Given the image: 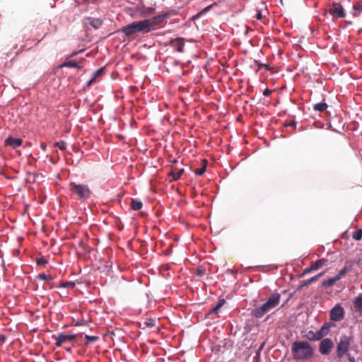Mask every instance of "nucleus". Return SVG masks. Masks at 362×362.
Masks as SVG:
<instances>
[{
  "instance_id": "obj_19",
  "label": "nucleus",
  "mask_w": 362,
  "mask_h": 362,
  "mask_svg": "<svg viewBox=\"0 0 362 362\" xmlns=\"http://www.w3.org/2000/svg\"><path fill=\"white\" fill-rule=\"evenodd\" d=\"M103 72H104V68H100L98 70H96L93 73V76L92 78L88 81V86L93 83L96 81V78L100 76Z\"/></svg>"
},
{
  "instance_id": "obj_35",
  "label": "nucleus",
  "mask_w": 362,
  "mask_h": 362,
  "mask_svg": "<svg viewBox=\"0 0 362 362\" xmlns=\"http://www.w3.org/2000/svg\"><path fill=\"white\" fill-rule=\"evenodd\" d=\"M319 279V275H316L312 278H310V279H308L305 283V285H307V284H310L311 283H313L315 281H316L317 279Z\"/></svg>"
},
{
  "instance_id": "obj_33",
  "label": "nucleus",
  "mask_w": 362,
  "mask_h": 362,
  "mask_svg": "<svg viewBox=\"0 0 362 362\" xmlns=\"http://www.w3.org/2000/svg\"><path fill=\"white\" fill-rule=\"evenodd\" d=\"M47 263V261L44 257L37 258L36 259V264L38 266H44Z\"/></svg>"
},
{
  "instance_id": "obj_10",
  "label": "nucleus",
  "mask_w": 362,
  "mask_h": 362,
  "mask_svg": "<svg viewBox=\"0 0 362 362\" xmlns=\"http://www.w3.org/2000/svg\"><path fill=\"white\" fill-rule=\"evenodd\" d=\"M76 338V336L74 334H65L60 333L56 339L55 345L57 346H60L63 343L74 341Z\"/></svg>"
},
{
  "instance_id": "obj_11",
  "label": "nucleus",
  "mask_w": 362,
  "mask_h": 362,
  "mask_svg": "<svg viewBox=\"0 0 362 362\" xmlns=\"http://www.w3.org/2000/svg\"><path fill=\"white\" fill-rule=\"evenodd\" d=\"M136 25L135 21L124 26L121 28V31L127 37H132L133 35L137 33Z\"/></svg>"
},
{
  "instance_id": "obj_23",
  "label": "nucleus",
  "mask_w": 362,
  "mask_h": 362,
  "mask_svg": "<svg viewBox=\"0 0 362 362\" xmlns=\"http://www.w3.org/2000/svg\"><path fill=\"white\" fill-rule=\"evenodd\" d=\"M327 104L326 103H316L313 105V110L318 112H323L327 108Z\"/></svg>"
},
{
  "instance_id": "obj_42",
  "label": "nucleus",
  "mask_w": 362,
  "mask_h": 362,
  "mask_svg": "<svg viewBox=\"0 0 362 362\" xmlns=\"http://www.w3.org/2000/svg\"><path fill=\"white\" fill-rule=\"evenodd\" d=\"M313 269H311V266L309 267V268H306L304 271V273H308L310 272V271H312Z\"/></svg>"
},
{
  "instance_id": "obj_22",
  "label": "nucleus",
  "mask_w": 362,
  "mask_h": 362,
  "mask_svg": "<svg viewBox=\"0 0 362 362\" xmlns=\"http://www.w3.org/2000/svg\"><path fill=\"white\" fill-rule=\"evenodd\" d=\"M355 308L362 313V295L356 297L354 302Z\"/></svg>"
},
{
  "instance_id": "obj_21",
  "label": "nucleus",
  "mask_w": 362,
  "mask_h": 362,
  "mask_svg": "<svg viewBox=\"0 0 362 362\" xmlns=\"http://www.w3.org/2000/svg\"><path fill=\"white\" fill-rule=\"evenodd\" d=\"M143 204L140 200L138 199H132L131 202V208L133 210L137 211L142 208Z\"/></svg>"
},
{
  "instance_id": "obj_18",
  "label": "nucleus",
  "mask_w": 362,
  "mask_h": 362,
  "mask_svg": "<svg viewBox=\"0 0 362 362\" xmlns=\"http://www.w3.org/2000/svg\"><path fill=\"white\" fill-rule=\"evenodd\" d=\"M184 172V169H178L177 168H173L171 170L170 175L173 176L174 180H177L180 178L181 175Z\"/></svg>"
},
{
  "instance_id": "obj_26",
  "label": "nucleus",
  "mask_w": 362,
  "mask_h": 362,
  "mask_svg": "<svg viewBox=\"0 0 362 362\" xmlns=\"http://www.w3.org/2000/svg\"><path fill=\"white\" fill-rule=\"evenodd\" d=\"M203 162H204V165L202 168H197L195 170V174L197 175H199V176L202 175L206 172L207 160H204Z\"/></svg>"
},
{
  "instance_id": "obj_2",
  "label": "nucleus",
  "mask_w": 362,
  "mask_h": 362,
  "mask_svg": "<svg viewBox=\"0 0 362 362\" xmlns=\"http://www.w3.org/2000/svg\"><path fill=\"white\" fill-rule=\"evenodd\" d=\"M280 299V293H273L264 304L253 309L251 312V315L257 318L263 317L266 313H269L271 310L274 309L279 305Z\"/></svg>"
},
{
  "instance_id": "obj_8",
  "label": "nucleus",
  "mask_w": 362,
  "mask_h": 362,
  "mask_svg": "<svg viewBox=\"0 0 362 362\" xmlns=\"http://www.w3.org/2000/svg\"><path fill=\"white\" fill-rule=\"evenodd\" d=\"M329 13L334 18H344L345 12L342 6L339 3H333L329 10Z\"/></svg>"
},
{
  "instance_id": "obj_15",
  "label": "nucleus",
  "mask_w": 362,
  "mask_h": 362,
  "mask_svg": "<svg viewBox=\"0 0 362 362\" xmlns=\"http://www.w3.org/2000/svg\"><path fill=\"white\" fill-rule=\"evenodd\" d=\"M85 23L87 25L92 26L95 29H98V28H99L102 25L103 21L101 19H99V18H95L89 17V18H86L85 19Z\"/></svg>"
},
{
  "instance_id": "obj_36",
  "label": "nucleus",
  "mask_w": 362,
  "mask_h": 362,
  "mask_svg": "<svg viewBox=\"0 0 362 362\" xmlns=\"http://www.w3.org/2000/svg\"><path fill=\"white\" fill-rule=\"evenodd\" d=\"M154 11H155V9L153 8L149 7V8H147L145 9V11H144V14H145V15L151 14V13H154Z\"/></svg>"
},
{
  "instance_id": "obj_34",
  "label": "nucleus",
  "mask_w": 362,
  "mask_h": 362,
  "mask_svg": "<svg viewBox=\"0 0 362 362\" xmlns=\"http://www.w3.org/2000/svg\"><path fill=\"white\" fill-rule=\"evenodd\" d=\"M64 288H73L75 286V283L72 281H67L62 284Z\"/></svg>"
},
{
  "instance_id": "obj_24",
  "label": "nucleus",
  "mask_w": 362,
  "mask_h": 362,
  "mask_svg": "<svg viewBox=\"0 0 362 362\" xmlns=\"http://www.w3.org/2000/svg\"><path fill=\"white\" fill-rule=\"evenodd\" d=\"M338 279L336 276L334 277L329 278L327 280H325L322 282V286L325 287H329L334 285L337 281H338Z\"/></svg>"
},
{
  "instance_id": "obj_28",
  "label": "nucleus",
  "mask_w": 362,
  "mask_h": 362,
  "mask_svg": "<svg viewBox=\"0 0 362 362\" xmlns=\"http://www.w3.org/2000/svg\"><path fill=\"white\" fill-rule=\"evenodd\" d=\"M224 299L219 300L217 304L212 308L211 312L214 313H217L220 310V308L224 305Z\"/></svg>"
},
{
  "instance_id": "obj_38",
  "label": "nucleus",
  "mask_w": 362,
  "mask_h": 362,
  "mask_svg": "<svg viewBox=\"0 0 362 362\" xmlns=\"http://www.w3.org/2000/svg\"><path fill=\"white\" fill-rule=\"evenodd\" d=\"M256 18L257 20H261L262 18V14L259 10L257 11Z\"/></svg>"
},
{
  "instance_id": "obj_27",
  "label": "nucleus",
  "mask_w": 362,
  "mask_h": 362,
  "mask_svg": "<svg viewBox=\"0 0 362 362\" xmlns=\"http://www.w3.org/2000/svg\"><path fill=\"white\" fill-rule=\"evenodd\" d=\"M352 238L356 240H360L362 238V229L358 228L352 233Z\"/></svg>"
},
{
  "instance_id": "obj_41",
  "label": "nucleus",
  "mask_w": 362,
  "mask_h": 362,
  "mask_svg": "<svg viewBox=\"0 0 362 362\" xmlns=\"http://www.w3.org/2000/svg\"><path fill=\"white\" fill-rule=\"evenodd\" d=\"M82 52V50L79 51V52ZM78 53V52H74L71 54V55L69 57H74V56L76 55Z\"/></svg>"
},
{
  "instance_id": "obj_12",
  "label": "nucleus",
  "mask_w": 362,
  "mask_h": 362,
  "mask_svg": "<svg viewBox=\"0 0 362 362\" xmlns=\"http://www.w3.org/2000/svg\"><path fill=\"white\" fill-rule=\"evenodd\" d=\"M4 143L6 146H10L13 148H16L22 145L23 140L20 138H13L9 136L6 139Z\"/></svg>"
},
{
  "instance_id": "obj_37",
  "label": "nucleus",
  "mask_w": 362,
  "mask_h": 362,
  "mask_svg": "<svg viewBox=\"0 0 362 362\" xmlns=\"http://www.w3.org/2000/svg\"><path fill=\"white\" fill-rule=\"evenodd\" d=\"M272 90H269V88H266L264 92H263V95L264 96H269L271 93H272Z\"/></svg>"
},
{
  "instance_id": "obj_13",
  "label": "nucleus",
  "mask_w": 362,
  "mask_h": 362,
  "mask_svg": "<svg viewBox=\"0 0 362 362\" xmlns=\"http://www.w3.org/2000/svg\"><path fill=\"white\" fill-rule=\"evenodd\" d=\"M332 325L333 324L332 322L325 323L320 327V329L318 331H317L320 340L329 334L330 328Z\"/></svg>"
},
{
  "instance_id": "obj_30",
  "label": "nucleus",
  "mask_w": 362,
  "mask_h": 362,
  "mask_svg": "<svg viewBox=\"0 0 362 362\" xmlns=\"http://www.w3.org/2000/svg\"><path fill=\"white\" fill-rule=\"evenodd\" d=\"M214 5V4H211V5L208 6H206V8H204V9H202L200 12H199L197 14L196 17L199 18V16L205 14L206 12H208L209 10H211L213 8Z\"/></svg>"
},
{
  "instance_id": "obj_9",
  "label": "nucleus",
  "mask_w": 362,
  "mask_h": 362,
  "mask_svg": "<svg viewBox=\"0 0 362 362\" xmlns=\"http://www.w3.org/2000/svg\"><path fill=\"white\" fill-rule=\"evenodd\" d=\"M137 33H148L152 30L151 23L147 19L135 21Z\"/></svg>"
},
{
  "instance_id": "obj_1",
  "label": "nucleus",
  "mask_w": 362,
  "mask_h": 362,
  "mask_svg": "<svg viewBox=\"0 0 362 362\" xmlns=\"http://www.w3.org/2000/svg\"><path fill=\"white\" fill-rule=\"evenodd\" d=\"M291 351L296 360H308L313 355V349L305 341H296L291 345Z\"/></svg>"
},
{
  "instance_id": "obj_5",
  "label": "nucleus",
  "mask_w": 362,
  "mask_h": 362,
  "mask_svg": "<svg viewBox=\"0 0 362 362\" xmlns=\"http://www.w3.org/2000/svg\"><path fill=\"white\" fill-rule=\"evenodd\" d=\"M344 309L340 304L335 305L330 310V319L332 321L338 322L344 317Z\"/></svg>"
},
{
  "instance_id": "obj_45",
  "label": "nucleus",
  "mask_w": 362,
  "mask_h": 362,
  "mask_svg": "<svg viewBox=\"0 0 362 362\" xmlns=\"http://www.w3.org/2000/svg\"><path fill=\"white\" fill-rule=\"evenodd\" d=\"M324 273H325V272H321V273L318 274L317 275H319V278H320V276H322L324 274Z\"/></svg>"
},
{
  "instance_id": "obj_25",
  "label": "nucleus",
  "mask_w": 362,
  "mask_h": 362,
  "mask_svg": "<svg viewBox=\"0 0 362 362\" xmlns=\"http://www.w3.org/2000/svg\"><path fill=\"white\" fill-rule=\"evenodd\" d=\"M306 337H307V338L309 340H311V341H318V340H320L317 332L309 331L307 333Z\"/></svg>"
},
{
  "instance_id": "obj_44",
  "label": "nucleus",
  "mask_w": 362,
  "mask_h": 362,
  "mask_svg": "<svg viewBox=\"0 0 362 362\" xmlns=\"http://www.w3.org/2000/svg\"><path fill=\"white\" fill-rule=\"evenodd\" d=\"M349 361L350 362H354V357H350L349 358Z\"/></svg>"
},
{
  "instance_id": "obj_29",
  "label": "nucleus",
  "mask_w": 362,
  "mask_h": 362,
  "mask_svg": "<svg viewBox=\"0 0 362 362\" xmlns=\"http://www.w3.org/2000/svg\"><path fill=\"white\" fill-rule=\"evenodd\" d=\"M349 271V267H345L336 275V276L338 280H340Z\"/></svg>"
},
{
  "instance_id": "obj_31",
  "label": "nucleus",
  "mask_w": 362,
  "mask_h": 362,
  "mask_svg": "<svg viewBox=\"0 0 362 362\" xmlns=\"http://www.w3.org/2000/svg\"><path fill=\"white\" fill-rule=\"evenodd\" d=\"M54 146L58 147L60 150L64 151L66 148V143L64 141H60L56 142Z\"/></svg>"
},
{
  "instance_id": "obj_7",
  "label": "nucleus",
  "mask_w": 362,
  "mask_h": 362,
  "mask_svg": "<svg viewBox=\"0 0 362 362\" xmlns=\"http://www.w3.org/2000/svg\"><path fill=\"white\" fill-rule=\"evenodd\" d=\"M169 17V14L168 13L158 15L157 16H154L152 18L147 19L148 21L151 23V28L152 30L156 29V27L161 26L163 24V22L165 19Z\"/></svg>"
},
{
  "instance_id": "obj_32",
  "label": "nucleus",
  "mask_w": 362,
  "mask_h": 362,
  "mask_svg": "<svg viewBox=\"0 0 362 362\" xmlns=\"http://www.w3.org/2000/svg\"><path fill=\"white\" fill-rule=\"evenodd\" d=\"M85 339H86L87 343H91L97 341L98 339V337L96 336H89V335H85Z\"/></svg>"
},
{
  "instance_id": "obj_3",
  "label": "nucleus",
  "mask_w": 362,
  "mask_h": 362,
  "mask_svg": "<svg viewBox=\"0 0 362 362\" xmlns=\"http://www.w3.org/2000/svg\"><path fill=\"white\" fill-rule=\"evenodd\" d=\"M354 341L352 336L342 334L337 346V354L339 358H342L349 351L351 343Z\"/></svg>"
},
{
  "instance_id": "obj_14",
  "label": "nucleus",
  "mask_w": 362,
  "mask_h": 362,
  "mask_svg": "<svg viewBox=\"0 0 362 362\" xmlns=\"http://www.w3.org/2000/svg\"><path fill=\"white\" fill-rule=\"evenodd\" d=\"M170 44L176 49V50L179 52H182L185 42L183 38L177 37L174 40H171Z\"/></svg>"
},
{
  "instance_id": "obj_39",
  "label": "nucleus",
  "mask_w": 362,
  "mask_h": 362,
  "mask_svg": "<svg viewBox=\"0 0 362 362\" xmlns=\"http://www.w3.org/2000/svg\"><path fill=\"white\" fill-rule=\"evenodd\" d=\"M48 278H49V276H47V275H46V274H40V275L39 276V279H43V280H46V279H47Z\"/></svg>"
},
{
  "instance_id": "obj_43",
  "label": "nucleus",
  "mask_w": 362,
  "mask_h": 362,
  "mask_svg": "<svg viewBox=\"0 0 362 362\" xmlns=\"http://www.w3.org/2000/svg\"><path fill=\"white\" fill-rule=\"evenodd\" d=\"M296 125V122H291L287 124V126H294Z\"/></svg>"
},
{
  "instance_id": "obj_4",
  "label": "nucleus",
  "mask_w": 362,
  "mask_h": 362,
  "mask_svg": "<svg viewBox=\"0 0 362 362\" xmlns=\"http://www.w3.org/2000/svg\"><path fill=\"white\" fill-rule=\"evenodd\" d=\"M69 189L81 200H86L88 199L91 194V192L87 185L76 184L75 182H71L69 184Z\"/></svg>"
},
{
  "instance_id": "obj_20",
  "label": "nucleus",
  "mask_w": 362,
  "mask_h": 362,
  "mask_svg": "<svg viewBox=\"0 0 362 362\" xmlns=\"http://www.w3.org/2000/svg\"><path fill=\"white\" fill-rule=\"evenodd\" d=\"M327 262V259H320L311 264V269L317 270L321 268Z\"/></svg>"
},
{
  "instance_id": "obj_16",
  "label": "nucleus",
  "mask_w": 362,
  "mask_h": 362,
  "mask_svg": "<svg viewBox=\"0 0 362 362\" xmlns=\"http://www.w3.org/2000/svg\"><path fill=\"white\" fill-rule=\"evenodd\" d=\"M362 13V0L356 2L353 6L352 14L355 17L359 16Z\"/></svg>"
},
{
  "instance_id": "obj_40",
  "label": "nucleus",
  "mask_w": 362,
  "mask_h": 362,
  "mask_svg": "<svg viewBox=\"0 0 362 362\" xmlns=\"http://www.w3.org/2000/svg\"><path fill=\"white\" fill-rule=\"evenodd\" d=\"M148 327H153L154 325L153 320H151L149 322H146Z\"/></svg>"
},
{
  "instance_id": "obj_6",
  "label": "nucleus",
  "mask_w": 362,
  "mask_h": 362,
  "mask_svg": "<svg viewBox=\"0 0 362 362\" xmlns=\"http://www.w3.org/2000/svg\"><path fill=\"white\" fill-rule=\"evenodd\" d=\"M334 347V342L329 338H325L320 341L319 351L322 355H328Z\"/></svg>"
},
{
  "instance_id": "obj_17",
  "label": "nucleus",
  "mask_w": 362,
  "mask_h": 362,
  "mask_svg": "<svg viewBox=\"0 0 362 362\" xmlns=\"http://www.w3.org/2000/svg\"><path fill=\"white\" fill-rule=\"evenodd\" d=\"M59 67L60 68L71 67V68L81 69V66L78 63L76 62L75 61L69 60V61L64 62L63 64H62L59 66Z\"/></svg>"
}]
</instances>
